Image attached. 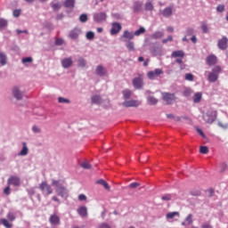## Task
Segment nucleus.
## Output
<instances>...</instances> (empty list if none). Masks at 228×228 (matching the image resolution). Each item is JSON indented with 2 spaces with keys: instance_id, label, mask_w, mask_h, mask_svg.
Wrapping results in <instances>:
<instances>
[{
  "instance_id": "18",
  "label": "nucleus",
  "mask_w": 228,
  "mask_h": 228,
  "mask_svg": "<svg viewBox=\"0 0 228 228\" xmlns=\"http://www.w3.org/2000/svg\"><path fill=\"white\" fill-rule=\"evenodd\" d=\"M160 13L163 17L168 18V17H172L174 11L172 7H166L164 10L160 11Z\"/></svg>"
},
{
  "instance_id": "16",
  "label": "nucleus",
  "mask_w": 228,
  "mask_h": 228,
  "mask_svg": "<svg viewBox=\"0 0 228 228\" xmlns=\"http://www.w3.org/2000/svg\"><path fill=\"white\" fill-rule=\"evenodd\" d=\"M96 76H99L100 77H102L108 74V71L102 65H98L95 69Z\"/></svg>"
},
{
  "instance_id": "37",
  "label": "nucleus",
  "mask_w": 228,
  "mask_h": 228,
  "mask_svg": "<svg viewBox=\"0 0 228 228\" xmlns=\"http://www.w3.org/2000/svg\"><path fill=\"white\" fill-rule=\"evenodd\" d=\"M143 33H145V28L141 27L138 30H136V31L134 33V37H140V35H143Z\"/></svg>"
},
{
  "instance_id": "34",
  "label": "nucleus",
  "mask_w": 228,
  "mask_h": 228,
  "mask_svg": "<svg viewBox=\"0 0 228 228\" xmlns=\"http://www.w3.org/2000/svg\"><path fill=\"white\" fill-rule=\"evenodd\" d=\"M147 100L151 106L158 104V99L154 98V96H148Z\"/></svg>"
},
{
  "instance_id": "31",
  "label": "nucleus",
  "mask_w": 228,
  "mask_h": 228,
  "mask_svg": "<svg viewBox=\"0 0 228 228\" xmlns=\"http://www.w3.org/2000/svg\"><path fill=\"white\" fill-rule=\"evenodd\" d=\"M164 34L161 31H157L151 35V38L158 40V38H163Z\"/></svg>"
},
{
  "instance_id": "62",
  "label": "nucleus",
  "mask_w": 228,
  "mask_h": 228,
  "mask_svg": "<svg viewBox=\"0 0 228 228\" xmlns=\"http://www.w3.org/2000/svg\"><path fill=\"white\" fill-rule=\"evenodd\" d=\"M225 7L224 5H218L216 7V11L219 12L220 13H222L223 12H224Z\"/></svg>"
},
{
  "instance_id": "43",
  "label": "nucleus",
  "mask_w": 228,
  "mask_h": 228,
  "mask_svg": "<svg viewBox=\"0 0 228 228\" xmlns=\"http://www.w3.org/2000/svg\"><path fill=\"white\" fill-rule=\"evenodd\" d=\"M86 37L87 40H94V38H95V34L93 31H89L86 33Z\"/></svg>"
},
{
  "instance_id": "6",
  "label": "nucleus",
  "mask_w": 228,
  "mask_h": 228,
  "mask_svg": "<svg viewBox=\"0 0 228 228\" xmlns=\"http://www.w3.org/2000/svg\"><path fill=\"white\" fill-rule=\"evenodd\" d=\"M163 101L167 102V104H174L175 102V94H170V93H163Z\"/></svg>"
},
{
  "instance_id": "54",
  "label": "nucleus",
  "mask_w": 228,
  "mask_h": 228,
  "mask_svg": "<svg viewBox=\"0 0 228 228\" xmlns=\"http://www.w3.org/2000/svg\"><path fill=\"white\" fill-rule=\"evenodd\" d=\"M52 8H53V10H54L56 12L58 10H60V8H61V4H53Z\"/></svg>"
},
{
  "instance_id": "12",
  "label": "nucleus",
  "mask_w": 228,
  "mask_h": 228,
  "mask_svg": "<svg viewBox=\"0 0 228 228\" xmlns=\"http://www.w3.org/2000/svg\"><path fill=\"white\" fill-rule=\"evenodd\" d=\"M133 38H134V33L129 32L128 30H125L121 36L122 42H131Z\"/></svg>"
},
{
  "instance_id": "47",
  "label": "nucleus",
  "mask_w": 228,
  "mask_h": 228,
  "mask_svg": "<svg viewBox=\"0 0 228 228\" xmlns=\"http://www.w3.org/2000/svg\"><path fill=\"white\" fill-rule=\"evenodd\" d=\"M202 33H209V28H208V24L202 23L201 25Z\"/></svg>"
},
{
  "instance_id": "1",
  "label": "nucleus",
  "mask_w": 228,
  "mask_h": 228,
  "mask_svg": "<svg viewBox=\"0 0 228 228\" xmlns=\"http://www.w3.org/2000/svg\"><path fill=\"white\" fill-rule=\"evenodd\" d=\"M52 186L55 187V191L59 197H61L62 199L69 198V189L63 186V184L60 183L59 181L53 180Z\"/></svg>"
},
{
  "instance_id": "55",
  "label": "nucleus",
  "mask_w": 228,
  "mask_h": 228,
  "mask_svg": "<svg viewBox=\"0 0 228 228\" xmlns=\"http://www.w3.org/2000/svg\"><path fill=\"white\" fill-rule=\"evenodd\" d=\"M7 218H8L11 222H13V220H15V215H14L12 212H10V213L7 215Z\"/></svg>"
},
{
  "instance_id": "20",
  "label": "nucleus",
  "mask_w": 228,
  "mask_h": 228,
  "mask_svg": "<svg viewBox=\"0 0 228 228\" xmlns=\"http://www.w3.org/2000/svg\"><path fill=\"white\" fill-rule=\"evenodd\" d=\"M63 5L69 10H74V7L76 6V0H65Z\"/></svg>"
},
{
  "instance_id": "17",
  "label": "nucleus",
  "mask_w": 228,
  "mask_h": 228,
  "mask_svg": "<svg viewBox=\"0 0 228 228\" xmlns=\"http://www.w3.org/2000/svg\"><path fill=\"white\" fill-rule=\"evenodd\" d=\"M79 35H81V29L76 28L69 32V37L71 40H77Z\"/></svg>"
},
{
  "instance_id": "60",
  "label": "nucleus",
  "mask_w": 228,
  "mask_h": 228,
  "mask_svg": "<svg viewBox=\"0 0 228 228\" xmlns=\"http://www.w3.org/2000/svg\"><path fill=\"white\" fill-rule=\"evenodd\" d=\"M147 76H148L149 79H154V77H156L154 71H149Z\"/></svg>"
},
{
  "instance_id": "49",
  "label": "nucleus",
  "mask_w": 228,
  "mask_h": 228,
  "mask_svg": "<svg viewBox=\"0 0 228 228\" xmlns=\"http://www.w3.org/2000/svg\"><path fill=\"white\" fill-rule=\"evenodd\" d=\"M97 228H112L108 223H101Z\"/></svg>"
},
{
  "instance_id": "64",
  "label": "nucleus",
  "mask_w": 228,
  "mask_h": 228,
  "mask_svg": "<svg viewBox=\"0 0 228 228\" xmlns=\"http://www.w3.org/2000/svg\"><path fill=\"white\" fill-rule=\"evenodd\" d=\"M201 228H213V226L208 223H205L201 225Z\"/></svg>"
},
{
  "instance_id": "41",
  "label": "nucleus",
  "mask_w": 228,
  "mask_h": 228,
  "mask_svg": "<svg viewBox=\"0 0 228 228\" xmlns=\"http://www.w3.org/2000/svg\"><path fill=\"white\" fill-rule=\"evenodd\" d=\"M80 167H82V168H85V170H90V168H92V165H90V163L88 162H82L80 164Z\"/></svg>"
},
{
  "instance_id": "3",
  "label": "nucleus",
  "mask_w": 228,
  "mask_h": 228,
  "mask_svg": "<svg viewBox=\"0 0 228 228\" xmlns=\"http://www.w3.org/2000/svg\"><path fill=\"white\" fill-rule=\"evenodd\" d=\"M216 117H217V112L216 110H208L207 113L203 114V119L205 120V122H207V124H213V122H215V120H216Z\"/></svg>"
},
{
  "instance_id": "7",
  "label": "nucleus",
  "mask_w": 228,
  "mask_h": 228,
  "mask_svg": "<svg viewBox=\"0 0 228 228\" xmlns=\"http://www.w3.org/2000/svg\"><path fill=\"white\" fill-rule=\"evenodd\" d=\"M62 69H70L74 65L72 57H65L61 61Z\"/></svg>"
},
{
  "instance_id": "36",
  "label": "nucleus",
  "mask_w": 228,
  "mask_h": 228,
  "mask_svg": "<svg viewBox=\"0 0 228 228\" xmlns=\"http://www.w3.org/2000/svg\"><path fill=\"white\" fill-rule=\"evenodd\" d=\"M58 102H60V104H70V101L68 98L63 97H59Z\"/></svg>"
},
{
  "instance_id": "22",
  "label": "nucleus",
  "mask_w": 228,
  "mask_h": 228,
  "mask_svg": "<svg viewBox=\"0 0 228 228\" xmlns=\"http://www.w3.org/2000/svg\"><path fill=\"white\" fill-rule=\"evenodd\" d=\"M207 63L209 67H213V65H216V56L209 55L207 57Z\"/></svg>"
},
{
  "instance_id": "35",
  "label": "nucleus",
  "mask_w": 228,
  "mask_h": 228,
  "mask_svg": "<svg viewBox=\"0 0 228 228\" xmlns=\"http://www.w3.org/2000/svg\"><path fill=\"white\" fill-rule=\"evenodd\" d=\"M145 10L146 12H152V10H154V5L152 4V2H147L145 4Z\"/></svg>"
},
{
  "instance_id": "38",
  "label": "nucleus",
  "mask_w": 228,
  "mask_h": 228,
  "mask_svg": "<svg viewBox=\"0 0 228 228\" xmlns=\"http://www.w3.org/2000/svg\"><path fill=\"white\" fill-rule=\"evenodd\" d=\"M8 26V20L0 18V29H3Z\"/></svg>"
},
{
  "instance_id": "46",
  "label": "nucleus",
  "mask_w": 228,
  "mask_h": 228,
  "mask_svg": "<svg viewBox=\"0 0 228 228\" xmlns=\"http://www.w3.org/2000/svg\"><path fill=\"white\" fill-rule=\"evenodd\" d=\"M80 22H86L88 20V15L81 14L79 17Z\"/></svg>"
},
{
  "instance_id": "39",
  "label": "nucleus",
  "mask_w": 228,
  "mask_h": 228,
  "mask_svg": "<svg viewBox=\"0 0 228 228\" xmlns=\"http://www.w3.org/2000/svg\"><path fill=\"white\" fill-rule=\"evenodd\" d=\"M32 132L35 133V134H40V133H42V128H40V126L35 125L32 126Z\"/></svg>"
},
{
  "instance_id": "57",
  "label": "nucleus",
  "mask_w": 228,
  "mask_h": 228,
  "mask_svg": "<svg viewBox=\"0 0 228 228\" xmlns=\"http://www.w3.org/2000/svg\"><path fill=\"white\" fill-rule=\"evenodd\" d=\"M218 126H219V127H222V129H227L228 123H222V121H219Z\"/></svg>"
},
{
  "instance_id": "14",
  "label": "nucleus",
  "mask_w": 228,
  "mask_h": 228,
  "mask_svg": "<svg viewBox=\"0 0 228 228\" xmlns=\"http://www.w3.org/2000/svg\"><path fill=\"white\" fill-rule=\"evenodd\" d=\"M217 45L221 51H225V49L228 47L227 37H223V38L218 41Z\"/></svg>"
},
{
  "instance_id": "30",
  "label": "nucleus",
  "mask_w": 228,
  "mask_h": 228,
  "mask_svg": "<svg viewBox=\"0 0 228 228\" xmlns=\"http://www.w3.org/2000/svg\"><path fill=\"white\" fill-rule=\"evenodd\" d=\"M200 101H202V94L196 93L193 96V102H195L197 104V103L200 102Z\"/></svg>"
},
{
  "instance_id": "50",
  "label": "nucleus",
  "mask_w": 228,
  "mask_h": 228,
  "mask_svg": "<svg viewBox=\"0 0 228 228\" xmlns=\"http://www.w3.org/2000/svg\"><path fill=\"white\" fill-rule=\"evenodd\" d=\"M22 11L20 10V9H16V10H14L13 11V12H12V15H13V17H20V12H21Z\"/></svg>"
},
{
  "instance_id": "52",
  "label": "nucleus",
  "mask_w": 228,
  "mask_h": 228,
  "mask_svg": "<svg viewBox=\"0 0 228 228\" xmlns=\"http://www.w3.org/2000/svg\"><path fill=\"white\" fill-rule=\"evenodd\" d=\"M186 81H193V75L191 73L185 74Z\"/></svg>"
},
{
  "instance_id": "44",
  "label": "nucleus",
  "mask_w": 228,
  "mask_h": 228,
  "mask_svg": "<svg viewBox=\"0 0 228 228\" xmlns=\"http://www.w3.org/2000/svg\"><path fill=\"white\" fill-rule=\"evenodd\" d=\"M1 224H3V225H4V227L6 228H12V224L8 223V220L6 219H1L0 220Z\"/></svg>"
},
{
  "instance_id": "15",
  "label": "nucleus",
  "mask_w": 228,
  "mask_h": 228,
  "mask_svg": "<svg viewBox=\"0 0 228 228\" xmlns=\"http://www.w3.org/2000/svg\"><path fill=\"white\" fill-rule=\"evenodd\" d=\"M121 29H122V25H120V23L113 22L112 28L110 29V35H118Z\"/></svg>"
},
{
  "instance_id": "19",
  "label": "nucleus",
  "mask_w": 228,
  "mask_h": 228,
  "mask_svg": "<svg viewBox=\"0 0 228 228\" xmlns=\"http://www.w3.org/2000/svg\"><path fill=\"white\" fill-rule=\"evenodd\" d=\"M143 4L142 2H134L133 6L134 13H140L142 12V8Z\"/></svg>"
},
{
  "instance_id": "13",
  "label": "nucleus",
  "mask_w": 228,
  "mask_h": 228,
  "mask_svg": "<svg viewBox=\"0 0 228 228\" xmlns=\"http://www.w3.org/2000/svg\"><path fill=\"white\" fill-rule=\"evenodd\" d=\"M122 106L125 108H138V106H140V102L136 100L125 101L122 103Z\"/></svg>"
},
{
  "instance_id": "5",
  "label": "nucleus",
  "mask_w": 228,
  "mask_h": 228,
  "mask_svg": "<svg viewBox=\"0 0 228 228\" xmlns=\"http://www.w3.org/2000/svg\"><path fill=\"white\" fill-rule=\"evenodd\" d=\"M39 189L45 195H51L53 193V188L47 184V182H42L39 185Z\"/></svg>"
},
{
  "instance_id": "42",
  "label": "nucleus",
  "mask_w": 228,
  "mask_h": 228,
  "mask_svg": "<svg viewBox=\"0 0 228 228\" xmlns=\"http://www.w3.org/2000/svg\"><path fill=\"white\" fill-rule=\"evenodd\" d=\"M200 154H208V152H209V148H208V146H200Z\"/></svg>"
},
{
  "instance_id": "56",
  "label": "nucleus",
  "mask_w": 228,
  "mask_h": 228,
  "mask_svg": "<svg viewBox=\"0 0 228 228\" xmlns=\"http://www.w3.org/2000/svg\"><path fill=\"white\" fill-rule=\"evenodd\" d=\"M138 186H140V183H132L129 185V188H131L132 190H136V188H138Z\"/></svg>"
},
{
  "instance_id": "24",
  "label": "nucleus",
  "mask_w": 228,
  "mask_h": 228,
  "mask_svg": "<svg viewBox=\"0 0 228 228\" xmlns=\"http://www.w3.org/2000/svg\"><path fill=\"white\" fill-rule=\"evenodd\" d=\"M91 101L93 104H102V98L99 94L93 95Z\"/></svg>"
},
{
  "instance_id": "61",
  "label": "nucleus",
  "mask_w": 228,
  "mask_h": 228,
  "mask_svg": "<svg viewBox=\"0 0 228 228\" xmlns=\"http://www.w3.org/2000/svg\"><path fill=\"white\" fill-rule=\"evenodd\" d=\"M191 195H192V197H199L200 196V191H191Z\"/></svg>"
},
{
  "instance_id": "58",
  "label": "nucleus",
  "mask_w": 228,
  "mask_h": 228,
  "mask_svg": "<svg viewBox=\"0 0 228 228\" xmlns=\"http://www.w3.org/2000/svg\"><path fill=\"white\" fill-rule=\"evenodd\" d=\"M225 170H227V164L222 163L221 164V170H220L221 174H224V172H225Z\"/></svg>"
},
{
  "instance_id": "51",
  "label": "nucleus",
  "mask_w": 228,
  "mask_h": 228,
  "mask_svg": "<svg viewBox=\"0 0 228 228\" xmlns=\"http://www.w3.org/2000/svg\"><path fill=\"white\" fill-rule=\"evenodd\" d=\"M183 95H184L185 97H190V95H191V89L186 88V89L183 91Z\"/></svg>"
},
{
  "instance_id": "28",
  "label": "nucleus",
  "mask_w": 228,
  "mask_h": 228,
  "mask_svg": "<svg viewBox=\"0 0 228 228\" xmlns=\"http://www.w3.org/2000/svg\"><path fill=\"white\" fill-rule=\"evenodd\" d=\"M22 145H23V148L20 151L19 156H28V152H29V149H28L26 142H22Z\"/></svg>"
},
{
  "instance_id": "11",
  "label": "nucleus",
  "mask_w": 228,
  "mask_h": 228,
  "mask_svg": "<svg viewBox=\"0 0 228 228\" xmlns=\"http://www.w3.org/2000/svg\"><path fill=\"white\" fill-rule=\"evenodd\" d=\"M49 222H50L51 225H53L54 227L58 226V225H60V224H61L60 216L56 213L50 216Z\"/></svg>"
},
{
  "instance_id": "27",
  "label": "nucleus",
  "mask_w": 228,
  "mask_h": 228,
  "mask_svg": "<svg viewBox=\"0 0 228 228\" xmlns=\"http://www.w3.org/2000/svg\"><path fill=\"white\" fill-rule=\"evenodd\" d=\"M77 67H80L81 69H85L86 67V60H85L83 57H80L77 61Z\"/></svg>"
},
{
  "instance_id": "21",
  "label": "nucleus",
  "mask_w": 228,
  "mask_h": 228,
  "mask_svg": "<svg viewBox=\"0 0 228 228\" xmlns=\"http://www.w3.org/2000/svg\"><path fill=\"white\" fill-rule=\"evenodd\" d=\"M181 216V214L179 212H168L166 215L167 220H174V218H179Z\"/></svg>"
},
{
  "instance_id": "26",
  "label": "nucleus",
  "mask_w": 228,
  "mask_h": 228,
  "mask_svg": "<svg viewBox=\"0 0 228 228\" xmlns=\"http://www.w3.org/2000/svg\"><path fill=\"white\" fill-rule=\"evenodd\" d=\"M172 58H184V52L182 50L175 51L171 54Z\"/></svg>"
},
{
  "instance_id": "33",
  "label": "nucleus",
  "mask_w": 228,
  "mask_h": 228,
  "mask_svg": "<svg viewBox=\"0 0 228 228\" xmlns=\"http://www.w3.org/2000/svg\"><path fill=\"white\" fill-rule=\"evenodd\" d=\"M126 47L128 49V51L133 52L134 51V42L132 41H126Z\"/></svg>"
},
{
  "instance_id": "8",
  "label": "nucleus",
  "mask_w": 228,
  "mask_h": 228,
  "mask_svg": "<svg viewBox=\"0 0 228 228\" xmlns=\"http://www.w3.org/2000/svg\"><path fill=\"white\" fill-rule=\"evenodd\" d=\"M94 22H104L106 20V19H108V15L106 14V12H96L94 14Z\"/></svg>"
},
{
  "instance_id": "2",
  "label": "nucleus",
  "mask_w": 228,
  "mask_h": 228,
  "mask_svg": "<svg viewBox=\"0 0 228 228\" xmlns=\"http://www.w3.org/2000/svg\"><path fill=\"white\" fill-rule=\"evenodd\" d=\"M222 72L220 66H216L212 69L211 72H208V80L209 83H216L218 81V75Z\"/></svg>"
},
{
  "instance_id": "4",
  "label": "nucleus",
  "mask_w": 228,
  "mask_h": 228,
  "mask_svg": "<svg viewBox=\"0 0 228 228\" xmlns=\"http://www.w3.org/2000/svg\"><path fill=\"white\" fill-rule=\"evenodd\" d=\"M134 88L136 90H142L143 88V74H138V77H134L132 81Z\"/></svg>"
},
{
  "instance_id": "59",
  "label": "nucleus",
  "mask_w": 228,
  "mask_h": 228,
  "mask_svg": "<svg viewBox=\"0 0 228 228\" xmlns=\"http://www.w3.org/2000/svg\"><path fill=\"white\" fill-rule=\"evenodd\" d=\"M155 76H161V74H163V69H156L155 70H153Z\"/></svg>"
},
{
  "instance_id": "29",
  "label": "nucleus",
  "mask_w": 228,
  "mask_h": 228,
  "mask_svg": "<svg viewBox=\"0 0 228 228\" xmlns=\"http://www.w3.org/2000/svg\"><path fill=\"white\" fill-rule=\"evenodd\" d=\"M124 99H131V95H133V92L129 89H125L122 91Z\"/></svg>"
},
{
  "instance_id": "25",
  "label": "nucleus",
  "mask_w": 228,
  "mask_h": 228,
  "mask_svg": "<svg viewBox=\"0 0 228 228\" xmlns=\"http://www.w3.org/2000/svg\"><path fill=\"white\" fill-rule=\"evenodd\" d=\"M77 213L78 215H80L83 218H85V216H88V208H86V207H80L77 209Z\"/></svg>"
},
{
  "instance_id": "48",
  "label": "nucleus",
  "mask_w": 228,
  "mask_h": 228,
  "mask_svg": "<svg viewBox=\"0 0 228 228\" xmlns=\"http://www.w3.org/2000/svg\"><path fill=\"white\" fill-rule=\"evenodd\" d=\"M22 63L23 64L33 63V58H31V57L23 58L22 59Z\"/></svg>"
},
{
  "instance_id": "53",
  "label": "nucleus",
  "mask_w": 228,
  "mask_h": 228,
  "mask_svg": "<svg viewBox=\"0 0 228 228\" xmlns=\"http://www.w3.org/2000/svg\"><path fill=\"white\" fill-rule=\"evenodd\" d=\"M193 33H195V30H193V28H187V30H186L187 37H191V35H193Z\"/></svg>"
},
{
  "instance_id": "10",
  "label": "nucleus",
  "mask_w": 228,
  "mask_h": 228,
  "mask_svg": "<svg viewBox=\"0 0 228 228\" xmlns=\"http://www.w3.org/2000/svg\"><path fill=\"white\" fill-rule=\"evenodd\" d=\"M8 185L20 186V177L16 175H11L7 180Z\"/></svg>"
},
{
  "instance_id": "32",
  "label": "nucleus",
  "mask_w": 228,
  "mask_h": 228,
  "mask_svg": "<svg viewBox=\"0 0 228 228\" xmlns=\"http://www.w3.org/2000/svg\"><path fill=\"white\" fill-rule=\"evenodd\" d=\"M96 184H102L105 188V190L110 191V185L106 183L105 180L100 179L96 182Z\"/></svg>"
},
{
  "instance_id": "63",
  "label": "nucleus",
  "mask_w": 228,
  "mask_h": 228,
  "mask_svg": "<svg viewBox=\"0 0 228 228\" xmlns=\"http://www.w3.org/2000/svg\"><path fill=\"white\" fill-rule=\"evenodd\" d=\"M55 45H63V39H56Z\"/></svg>"
},
{
  "instance_id": "23",
  "label": "nucleus",
  "mask_w": 228,
  "mask_h": 228,
  "mask_svg": "<svg viewBox=\"0 0 228 228\" xmlns=\"http://www.w3.org/2000/svg\"><path fill=\"white\" fill-rule=\"evenodd\" d=\"M8 63V57L6 56L5 53L0 52V65L4 67Z\"/></svg>"
},
{
  "instance_id": "40",
  "label": "nucleus",
  "mask_w": 228,
  "mask_h": 228,
  "mask_svg": "<svg viewBox=\"0 0 228 228\" xmlns=\"http://www.w3.org/2000/svg\"><path fill=\"white\" fill-rule=\"evenodd\" d=\"M185 222L187 223V225H191V224H193V215L189 214L185 218Z\"/></svg>"
},
{
  "instance_id": "9",
  "label": "nucleus",
  "mask_w": 228,
  "mask_h": 228,
  "mask_svg": "<svg viewBox=\"0 0 228 228\" xmlns=\"http://www.w3.org/2000/svg\"><path fill=\"white\" fill-rule=\"evenodd\" d=\"M12 97H14L16 101H22V98L24 97L22 91H20V89L17 86L12 87Z\"/></svg>"
},
{
  "instance_id": "45",
  "label": "nucleus",
  "mask_w": 228,
  "mask_h": 228,
  "mask_svg": "<svg viewBox=\"0 0 228 228\" xmlns=\"http://www.w3.org/2000/svg\"><path fill=\"white\" fill-rule=\"evenodd\" d=\"M161 200L168 202V200H172V194H166L161 197Z\"/></svg>"
}]
</instances>
